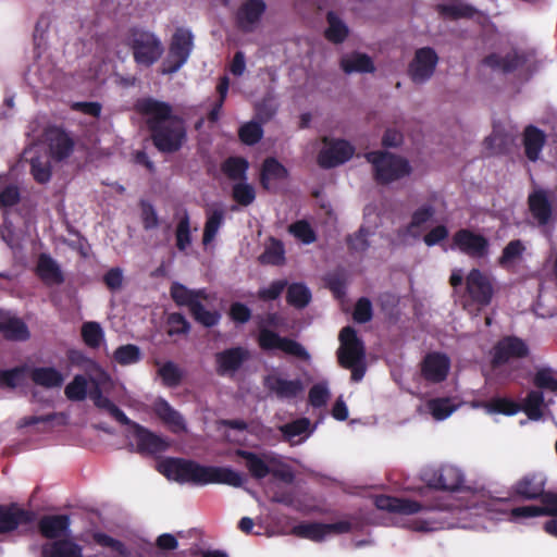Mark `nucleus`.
<instances>
[{
  "label": "nucleus",
  "instance_id": "obj_1",
  "mask_svg": "<svg viewBox=\"0 0 557 557\" xmlns=\"http://www.w3.org/2000/svg\"><path fill=\"white\" fill-rule=\"evenodd\" d=\"M172 111L168 102L151 97L141 98V115L148 116L152 143L162 153L177 152L187 140L185 120Z\"/></svg>",
  "mask_w": 557,
  "mask_h": 557
},
{
  "label": "nucleus",
  "instance_id": "obj_2",
  "mask_svg": "<svg viewBox=\"0 0 557 557\" xmlns=\"http://www.w3.org/2000/svg\"><path fill=\"white\" fill-rule=\"evenodd\" d=\"M157 469L168 479L200 486L226 484L233 487H240L245 482L243 474L231 468L203 466L184 458L168 457L158 463Z\"/></svg>",
  "mask_w": 557,
  "mask_h": 557
},
{
  "label": "nucleus",
  "instance_id": "obj_3",
  "mask_svg": "<svg viewBox=\"0 0 557 557\" xmlns=\"http://www.w3.org/2000/svg\"><path fill=\"white\" fill-rule=\"evenodd\" d=\"M364 158L371 163L373 180L379 185H388L409 176L412 172V168L406 158L388 151H369L364 154Z\"/></svg>",
  "mask_w": 557,
  "mask_h": 557
},
{
  "label": "nucleus",
  "instance_id": "obj_4",
  "mask_svg": "<svg viewBox=\"0 0 557 557\" xmlns=\"http://www.w3.org/2000/svg\"><path fill=\"white\" fill-rule=\"evenodd\" d=\"M194 49V35L190 29L177 27L172 35L169 51L162 61L159 73L172 75L188 61Z\"/></svg>",
  "mask_w": 557,
  "mask_h": 557
},
{
  "label": "nucleus",
  "instance_id": "obj_5",
  "mask_svg": "<svg viewBox=\"0 0 557 557\" xmlns=\"http://www.w3.org/2000/svg\"><path fill=\"white\" fill-rule=\"evenodd\" d=\"M257 343L261 350L272 351L278 349L284 354L302 361L310 360L308 350L297 341L287 336H281L273 330L259 325Z\"/></svg>",
  "mask_w": 557,
  "mask_h": 557
},
{
  "label": "nucleus",
  "instance_id": "obj_6",
  "mask_svg": "<svg viewBox=\"0 0 557 557\" xmlns=\"http://www.w3.org/2000/svg\"><path fill=\"white\" fill-rule=\"evenodd\" d=\"M466 292L471 301L480 307L488 306L494 297L493 277L480 269H471L465 277Z\"/></svg>",
  "mask_w": 557,
  "mask_h": 557
},
{
  "label": "nucleus",
  "instance_id": "obj_7",
  "mask_svg": "<svg viewBox=\"0 0 557 557\" xmlns=\"http://www.w3.org/2000/svg\"><path fill=\"white\" fill-rule=\"evenodd\" d=\"M421 479L428 487L441 491H458L463 484L462 472L449 465L424 469Z\"/></svg>",
  "mask_w": 557,
  "mask_h": 557
},
{
  "label": "nucleus",
  "instance_id": "obj_8",
  "mask_svg": "<svg viewBox=\"0 0 557 557\" xmlns=\"http://www.w3.org/2000/svg\"><path fill=\"white\" fill-rule=\"evenodd\" d=\"M324 147L319 151L317 162L322 169H333L347 162L355 153V147L345 139L323 137Z\"/></svg>",
  "mask_w": 557,
  "mask_h": 557
},
{
  "label": "nucleus",
  "instance_id": "obj_9",
  "mask_svg": "<svg viewBox=\"0 0 557 557\" xmlns=\"http://www.w3.org/2000/svg\"><path fill=\"white\" fill-rule=\"evenodd\" d=\"M341 346L337 350V360L341 367H351L354 362L366 359V347L352 326H345L339 332Z\"/></svg>",
  "mask_w": 557,
  "mask_h": 557
},
{
  "label": "nucleus",
  "instance_id": "obj_10",
  "mask_svg": "<svg viewBox=\"0 0 557 557\" xmlns=\"http://www.w3.org/2000/svg\"><path fill=\"white\" fill-rule=\"evenodd\" d=\"M530 349L528 344L520 337L507 335L502 337L492 350V367L499 368L512 359H522L528 357Z\"/></svg>",
  "mask_w": 557,
  "mask_h": 557
},
{
  "label": "nucleus",
  "instance_id": "obj_11",
  "mask_svg": "<svg viewBox=\"0 0 557 557\" xmlns=\"http://www.w3.org/2000/svg\"><path fill=\"white\" fill-rule=\"evenodd\" d=\"M453 249H458L472 259H482L490 252L488 239L469 228H460L453 235Z\"/></svg>",
  "mask_w": 557,
  "mask_h": 557
},
{
  "label": "nucleus",
  "instance_id": "obj_12",
  "mask_svg": "<svg viewBox=\"0 0 557 557\" xmlns=\"http://www.w3.org/2000/svg\"><path fill=\"white\" fill-rule=\"evenodd\" d=\"M374 505L380 510L399 515H414L422 511L443 509L441 503L422 504L417 500L399 498L389 495L375 496Z\"/></svg>",
  "mask_w": 557,
  "mask_h": 557
},
{
  "label": "nucleus",
  "instance_id": "obj_13",
  "mask_svg": "<svg viewBox=\"0 0 557 557\" xmlns=\"http://www.w3.org/2000/svg\"><path fill=\"white\" fill-rule=\"evenodd\" d=\"M438 62L436 51L431 47L419 48L409 63L408 74L416 84L429 81L435 72Z\"/></svg>",
  "mask_w": 557,
  "mask_h": 557
},
{
  "label": "nucleus",
  "instance_id": "obj_14",
  "mask_svg": "<svg viewBox=\"0 0 557 557\" xmlns=\"http://www.w3.org/2000/svg\"><path fill=\"white\" fill-rule=\"evenodd\" d=\"M250 359V351L243 346L226 348L214 355L215 372L220 376H233Z\"/></svg>",
  "mask_w": 557,
  "mask_h": 557
},
{
  "label": "nucleus",
  "instance_id": "obj_15",
  "mask_svg": "<svg viewBox=\"0 0 557 557\" xmlns=\"http://www.w3.org/2000/svg\"><path fill=\"white\" fill-rule=\"evenodd\" d=\"M265 10L263 0H245L235 13L236 27L243 33L253 32Z\"/></svg>",
  "mask_w": 557,
  "mask_h": 557
},
{
  "label": "nucleus",
  "instance_id": "obj_16",
  "mask_svg": "<svg viewBox=\"0 0 557 557\" xmlns=\"http://www.w3.org/2000/svg\"><path fill=\"white\" fill-rule=\"evenodd\" d=\"M35 518L34 511L21 508L15 503L0 505V534L13 532L20 525L30 524Z\"/></svg>",
  "mask_w": 557,
  "mask_h": 557
},
{
  "label": "nucleus",
  "instance_id": "obj_17",
  "mask_svg": "<svg viewBox=\"0 0 557 557\" xmlns=\"http://www.w3.org/2000/svg\"><path fill=\"white\" fill-rule=\"evenodd\" d=\"M546 478L539 472L523 475L511 486V494L524 500H535L545 492Z\"/></svg>",
  "mask_w": 557,
  "mask_h": 557
},
{
  "label": "nucleus",
  "instance_id": "obj_18",
  "mask_svg": "<svg viewBox=\"0 0 557 557\" xmlns=\"http://www.w3.org/2000/svg\"><path fill=\"white\" fill-rule=\"evenodd\" d=\"M528 62L527 54L524 52L512 49L505 55H500L496 52H492L484 57L482 63L492 69L493 71H499L503 74H510L515 71L523 67Z\"/></svg>",
  "mask_w": 557,
  "mask_h": 557
},
{
  "label": "nucleus",
  "instance_id": "obj_19",
  "mask_svg": "<svg viewBox=\"0 0 557 557\" xmlns=\"http://www.w3.org/2000/svg\"><path fill=\"white\" fill-rule=\"evenodd\" d=\"M264 388L274 394L278 399H293L304 392L300 379L286 380L277 374L270 373L263 377Z\"/></svg>",
  "mask_w": 557,
  "mask_h": 557
},
{
  "label": "nucleus",
  "instance_id": "obj_20",
  "mask_svg": "<svg viewBox=\"0 0 557 557\" xmlns=\"http://www.w3.org/2000/svg\"><path fill=\"white\" fill-rule=\"evenodd\" d=\"M450 368L449 358L441 352L428 354L421 363V375L430 383H442Z\"/></svg>",
  "mask_w": 557,
  "mask_h": 557
},
{
  "label": "nucleus",
  "instance_id": "obj_21",
  "mask_svg": "<svg viewBox=\"0 0 557 557\" xmlns=\"http://www.w3.org/2000/svg\"><path fill=\"white\" fill-rule=\"evenodd\" d=\"M46 140L51 157L57 161L65 160L74 150L75 143L73 138L60 127L49 128L46 132Z\"/></svg>",
  "mask_w": 557,
  "mask_h": 557
},
{
  "label": "nucleus",
  "instance_id": "obj_22",
  "mask_svg": "<svg viewBox=\"0 0 557 557\" xmlns=\"http://www.w3.org/2000/svg\"><path fill=\"white\" fill-rule=\"evenodd\" d=\"M35 273L47 286L61 285L65 280L58 262L45 252L38 256Z\"/></svg>",
  "mask_w": 557,
  "mask_h": 557
},
{
  "label": "nucleus",
  "instance_id": "obj_23",
  "mask_svg": "<svg viewBox=\"0 0 557 557\" xmlns=\"http://www.w3.org/2000/svg\"><path fill=\"white\" fill-rule=\"evenodd\" d=\"M153 412L157 417L175 434L186 431L184 417L175 410L168 400L159 397L152 405Z\"/></svg>",
  "mask_w": 557,
  "mask_h": 557
},
{
  "label": "nucleus",
  "instance_id": "obj_24",
  "mask_svg": "<svg viewBox=\"0 0 557 557\" xmlns=\"http://www.w3.org/2000/svg\"><path fill=\"white\" fill-rule=\"evenodd\" d=\"M71 520L67 515H45L38 521V531L48 540H60L70 528Z\"/></svg>",
  "mask_w": 557,
  "mask_h": 557
},
{
  "label": "nucleus",
  "instance_id": "obj_25",
  "mask_svg": "<svg viewBox=\"0 0 557 557\" xmlns=\"http://www.w3.org/2000/svg\"><path fill=\"white\" fill-rule=\"evenodd\" d=\"M528 207L539 225H546L553 216V207L547 191L536 189L528 196Z\"/></svg>",
  "mask_w": 557,
  "mask_h": 557
},
{
  "label": "nucleus",
  "instance_id": "obj_26",
  "mask_svg": "<svg viewBox=\"0 0 557 557\" xmlns=\"http://www.w3.org/2000/svg\"><path fill=\"white\" fill-rule=\"evenodd\" d=\"M289 172L276 158L268 157L263 160L260 170V185L265 190H271L273 183L286 181Z\"/></svg>",
  "mask_w": 557,
  "mask_h": 557
},
{
  "label": "nucleus",
  "instance_id": "obj_27",
  "mask_svg": "<svg viewBox=\"0 0 557 557\" xmlns=\"http://www.w3.org/2000/svg\"><path fill=\"white\" fill-rule=\"evenodd\" d=\"M170 296L178 307H187L190 311L195 305L208 299L205 288L189 289L182 283L173 282L170 287Z\"/></svg>",
  "mask_w": 557,
  "mask_h": 557
},
{
  "label": "nucleus",
  "instance_id": "obj_28",
  "mask_svg": "<svg viewBox=\"0 0 557 557\" xmlns=\"http://www.w3.org/2000/svg\"><path fill=\"white\" fill-rule=\"evenodd\" d=\"M41 557H84L83 547L70 539L42 544Z\"/></svg>",
  "mask_w": 557,
  "mask_h": 557
},
{
  "label": "nucleus",
  "instance_id": "obj_29",
  "mask_svg": "<svg viewBox=\"0 0 557 557\" xmlns=\"http://www.w3.org/2000/svg\"><path fill=\"white\" fill-rule=\"evenodd\" d=\"M32 382L45 388H59L64 383L63 374L54 367H34L28 370Z\"/></svg>",
  "mask_w": 557,
  "mask_h": 557
},
{
  "label": "nucleus",
  "instance_id": "obj_30",
  "mask_svg": "<svg viewBox=\"0 0 557 557\" xmlns=\"http://www.w3.org/2000/svg\"><path fill=\"white\" fill-rule=\"evenodd\" d=\"M546 143L545 133L534 125H528L523 132V147L525 157L535 162Z\"/></svg>",
  "mask_w": 557,
  "mask_h": 557
},
{
  "label": "nucleus",
  "instance_id": "obj_31",
  "mask_svg": "<svg viewBox=\"0 0 557 557\" xmlns=\"http://www.w3.org/2000/svg\"><path fill=\"white\" fill-rule=\"evenodd\" d=\"M163 51L164 47L156 35L141 32V64L149 66L156 63Z\"/></svg>",
  "mask_w": 557,
  "mask_h": 557
},
{
  "label": "nucleus",
  "instance_id": "obj_32",
  "mask_svg": "<svg viewBox=\"0 0 557 557\" xmlns=\"http://www.w3.org/2000/svg\"><path fill=\"white\" fill-rule=\"evenodd\" d=\"M236 456L246 461V468L255 480H262L270 474L271 468L258 454L237 449Z\"/></svg>",
  "mask_w": 557,
  "mask_h": 557
},
{
  "label": "nucleus",
  "instance_id": "obj_33",
  "mask_svg": "<svg viewBox=\"0 0 557 557\" xmlns=\"http://www.w3.org/2000/svg\"><path fill=\"white\" fill-rule=\"evenodd\" d=\"M342 70L347 73H373L375 67L372 59L366 53L355 52L341 60Z\"/></svg>",
  "mask_w": 557,
  "mask_h": 557
},
{
  "label": "nucleus",
  "instance_id": "obj_34",
  "mask_svg": "<svg viewBox=\"0 0 557 557\" xmlns=\"http://www.w3.org/2000/svg\"><path fill=\"white\" fill-rule=\"evenodd\" d=\"M249 162L244 157H228L221 164L222 173L231 181L243 182L247 180Z\"/></svg>",
  "mask_w": 557,
  "mask_h": 557
},
{
  "label": "nucleus",
  "instance_id": "obj_35",
  "mask_svg": "<svg viewBox=\"0 0 557 557\" xmlns=\"http://www.w3.org/2000/svg\"><path fill=\"white\" fill-rule=\"evenodd\" d=\"M157 364L159 366L157 373L163 386L168 388H175L182 384L185 371L175 362L165 361L163 363L157 362Z\"/></svg>",
  "mask_w": 557,
  "mask_h": 557
},
{
  "label": "nucleus",
  "instance_id": "obj_36",
  "mask_svg": "<svg viewBox=\"0 0 557 557\" xmlns=\"http://www.w3.org/2000/svg\"><path fill=\"white\" fill-rule=\"evenodd\" d=\"M326 22L324 37L336 45L344 42L349 34L347 25L333 11L327 12Z\"/></svg>",
  "mask_w": 557,
  "mask_h": 557
},
{
  "label": "nucleus",
  "instance_id": "obj_37",
  "mask_svg": "<svg viewBox=\"0 0 557 557\" xmlns=\"http://www.w3.org/2000/svg\"><path fill=\"white\" fill-rule=\"evenodd\" d=\"M436 10L441 16L453 21L471 18L476 12L472 5L465 3H441L437 4Z\"/></svg>",
  "mask_w": 557,
  "mask_h": 557
},
{
  "label": "nucleus",
  "instance_id": "obj_38",
  "mask_svg": "<svg viewBox=\"0 0 557 557\" xmlns=\"http://www.w3.org/2000/svg\"><path fill=\"white\" fill-rule=\"evenodd\" d=\"M286 301L288 305L302 309L307 307L311 300L310 289L302 283L287 284Z\"/></svg>",
  "mask_w": 557,
  "mask_h": 557
},
{
  "label": "nucleus",
  "instance_id": "obj_39",
  "mask_svg": "<svg viewBox=\"0 0 557 557\" xmlns=\"http://www.w3.org/2000/svg\"><path fill=\"white\" fill-rule=\"evenodd\" d=\"M293 534L318 543L326 537L324 523L321 522H301L293 528Z\"/></svg>",
  "mask_w": 557,
  "mask_h": 557
},
{
  "label": "nucleus",
  "instance_id": "obj_40",
  "mask_svg": "<svg viewBox=\"0 0 557 557\" xmlns=\"http://www.w3.org/2000/svg\"><path fill=\"white\" fill-rule=\"evenodd\" d=\"M170 441L141 426V453L161 454L169 449Z\"/></svg>",
  "mask_w": 557,
  "mask_h": 557
},
{
  "label": "nucleus",
  "instance_id": "obj_41",
  "mask_svg": "<svg viewBox=\"0 0 557 557\" xmlns=\"http://www.w3.org/2000/svg\"><path fill=\"white\" fill-rule=\"evenodd\" d=\"M435 208L431 203H424L418 209H416L411 214V221L406 227V232L413 236L418 237L420 234L416 232V228L421 227L426 222L431 221L433 216L435 215Z\"/></svg>",
  "mask_w": 557,
  "mask_h": 557
},
{
  "label": "nucleus",
  "instance_id": "obj_42",
  "mask_svg": "<svg viewBox=\"0 0 557 557\" xmlns=\"http://www.w3.org/2000/svg\"><path fill=\"white\" fill-rule=\"evenodd\" d=\"M224 222V211L222 209H213L207 212L202 242L205 245L211 243Z\"/></svg>",
  "mask_w": 557,
  "mask_h": 557
},
{
  "label": "nucleus",
  "instance_id": "obj_43",
  "mask_svg": "<svg viewBox=\"0 0 557 557\" xmlns=\"http://www.w3.org/2000/svg\"><path fill=\"white\" fill-rule=\"evenodd\" d=\"M29 367L21 364L12 369H0V387L16 388L21 385L26 374H28Z\"/></svg>",
  "mask_w": 557,
  "mask_h": 557
},
{
  "label": "nucleus",
  "instance_id": "obj_44",
  "mask_svg": "<svg viewBox=\"0 0 557 557\" xmlns=\"http://www.w3.org/2000/svg\"><path fill=\"white\" fill-rule=\"evenodd\" d=\"M483 406L490 413H502L506 416H513L521 410V406L517 401L506 397H495L484 403Z\"/></svg>",
  "mask_w": 557,
  "mask_h": 557
},
{
  "label": "nucleus",
  "instance_id": "obj_45",
  "mask_svg": "<svg viewBox=\"0 0 557 557\" xmlns=\"http://www.w3.org/2000/svg\"><path fill=\"white\" fill-rule=\"evenodd\" d=\"M544 405V395L540 391H531L521 406L530 420L537 421L543 417L542 407Z\"/></svg>",
  "mask_w": 557,
  "mask_h": 557
},
{
  "label": "nucleus",
  "instance_id": "obj_46",
  "mask_svg": "<svg viewBox=\"0 0 557 557\" xmlns=\"http://www.w3.org/2000/svg\"><path fill=\"white\" fill-rule=\"evenodd\" d=\"M326 287L332 292L336 299H342L346 295L347 275L344 269H337L327 273L324 277Z\"/></svg>",
  "mask_w": 557,
  "mask_h": 557
},
{
  "label": "nucleus",
  "instance_id": "obj_47",
  "mask_svg": "<svg viewBox=\"0 0 557 557\" xmlns=\"http://www.w3.org/2000/svg\"><path fill=\"white\" fill-rule=\"evenodd\" d=\"M259 260L262 264L282 265L285 261L283 243L278 239L271 238V244L261 253Z\"/></svg>",
  "mask_w": 557,
  "mask_h": 557
},
{
  "label": "nucleus",
  "instance_id": "obj_48",
  "mask_svg": "<svg viewBox=\"0 0 557 557\" xmlns=\"http://www.w3.org/2000/svg\"><path fill=\"white\" fill-rule=\"evenodd\" d=\"M88 381L82 374H76L65 386L64 394L71 401H82L87 397Z\"/></svg>",
  "mask_w": 557,
  "mask_h": 557
},
{
  "label": "nucleus",
  "instance_id": "obj_49",
  "mask_svg": "<svg viewBox=\"0 0 557 557\" xmlns=\"http://www.w3.org/2000/svg\"><path fill=\"white\" fill-rule=\"evenodd\" d=\"M176 247L180 251H185L191 244L190 219L187 210L181 216L175 230Z\"/></svg>",
  "mask_w": 557,
  "mask_h": 557
},
{
  "label": "nucleus",
  "instance_id": "obj_50",
  "mask_svg": "<svg viewBox=\"0 0 557 557\" xmlns=\"http://www.w3.org/2000/svg\"><path fill=\"white\" fill-rule=\"evenodd\" d=\"M189 312L197 323L206 327L215 326L221 319V314L219 311L207 310L201 301L195 305Z\"/></svg>",
  "mask_w": 557,
  "mask_h": 557
},
{
  "label": "nucleus",
  "instance_id": "obj_51",
  "mask_svg": "<svg viewBox=\"0 0 557 557\" xmlns=\"http://www.w3.org/2000/svg\"><path fill=\"white\" fill-rule=\"evenodd\" d=\"M426 407L430 410L432 417L438 421L448 418L456 409L455 405L449 398L430 399L426 404Z\"/></svg>",
  "mask_w": 557,
  "mask_h": 557
},
{
  "label": "nucleus",
  "instance_id": "obj_52",
  "mask_svg": "<svg viewBox=\"0 0 557 557\" xmlns=\"http://www.w3.org/2000/svg\"><path fill=\"white\" fill-rule=\"evenodd\" d=\"M232 198L239 206L248 207L256 199V190L252 185L243 181L234 184L232 188Z\"/></svg>",
  "mask_w": 557,
  "mask_h": 557
},
{
  "label": "nucleus",
  "instance_id": "obj_53",
  "mask_svg": "<svg viewBox=\"0 0 557 557\" xmlns=\"http://www.w3.org/2000/svg\"><path fill=\"white\" fill-rule=\"evenodd\" d=\"M524 250L525 247L520 239L510 240L503 249L502 256L498 258L499 267L507 268L511 262L520 259Z\"/></svg>",
  "mask_w": 557,
  "mask_h": 557
},
{
  "label": "nucleus",
  "instance_id": "obj_54",
  "mask_svg": "<svg viewBox=\"0 0 557 557\" xmlns=\"http://www.w3.org/2000/svg\"><path fill=\"white\" fill-rule=\"evenodd\" d=\"M82 338L90 348H98L103 339V331L97 322H85L82 326Z\"/></svg>",
  "mask_w": 557,
  "mask_h": 557
},
{
  "label": "nucleus",
  "instance_id": "obj_55",
  "mask_svg": "<svg viewBox=\"0 0 557 557\" xmlns=\"http://www.w3.org/2000/svg\"><path fill=\"white\" fill-rule=\"evenodd\" d=\"M288 232L304 244H312L317 239L315 232L306 220H298L288 226Z\"/></svg>",
  "mask_w": 557,
  "mask_h": 557
},
{
  "label": "nucleus",
  "instance_id": "obj_56",
  "mask_svg": "<svg viewBox=\"0 0 557 557\" xmlns=\"http://www.w3.org/2000/svg\"><path fill=\"white\" fill-rule=\"evenodd\" d=\"M263 136V129L260 124L256 122H247L238 129V137L245 145L252 146L260 141Z\"/></svg>",
  "mask_w": 557,
  "mask_h": 557
},
{
  "label": "nucleus",
  "instance_id": "obj_57",
  "mask_svg": "<svg viewBox=\"0 0 557 557\" xmlns=\"http://www.w3.org/2000/svg\"><path fill=\"white\" fill-rule=\"evenodd\" d=\"M165 324L169 336L187 334L190 330L189 322L180 312H172L168 314Z\"/></svg>",
  "mask_w": 557,
  "mask_h": 557
},
{
  "label": "nucleus",
  "instance_id": "obj_58",
  "mask_svg": "<svg viewBox=\"0 0 557 557\" xmlns=\"http://www.w3.org/2000/svg\"><path fill=\"white\" fill-rule=\"evenodd\" d=\"M30 173L34 180L39 184H46L51 178V165L49 161H44L36 157L30 160Z\"/></svg>",
  "mask_w": 557,
  "mask_h": 557
},
{
  "label": "nucleus",
  "instance_id": "obj_59",
  "mask_svg": "<svg viewBox=\"0 0 557 557\" xmlns=\"http://www.w3.org/2000/svg\"><path fill=\"white\" fill-rule=\"evenodd\" d=\"M2 334L10 341H27L30 336L27 325L18 318H14Z\"/></svg>",
  "mask_w": 557,
  "mask_h": 557
},
{
  "label": "nucleus",
  "instance_id": "obj_60",
  "mask_svg": "<svg viewBox=\"0 0 557 557\" xmlns=\"http://www.w3.org/2000/svg\"><path fill=\"white\" fill-rule=\"evenodd\" d=\"M330 398V391L325 382L314 384L308 394L309 404L313 408L324 407Z\"/></svg>",
  "mask_w": 557,
  "mask_h": 557
},
{
  "label": "nucleus",
  "instance_id": "obj_61",
  "mask_svg": "<svg viewBox=\"0 0 557 557\" xmlns=\"http://www.w3.org/2000/svg\"><path fill=\"white\" fill-rule=\"evenodd\" d=\"M310 420L308 418H299L281 426V432L286 440H292L308 432Z\"/></svg>",
  "mask_w": 557,
  "mask_h": 557
},
{
  "label": "nucleus",
  "instance_id": "obj_62",
  "mask_svg": "<svg viewBox=\"0 0 557 557\" xmlns=\"http://www.w3.org/2000/svg\"><path fill=\"white\" fill-rule=\"evenodd\" d=\"M113 357L122 366L135 363L139 359V348L131 344L123 345L116 348Z\"/></svg>",
  "mask_w": 557,
  "mask_h": 557
},
{
  "label": "nucleus",
  "instance_id": "obj_63",
  "mask_svg": "<svg viewBox=\"0 0 557 557\" xmlns=\"http://www.w3.org/2000/svg\"><path fill=\"white\" fill-rule=\"evenodd\" d=\"M352 318L357 323H367L373 318L372 304L369 298L360 297L352 312Z\"/></svg>",
  "mask_w": 557,
  "mask_h": 557
},
{
  "label": "nucleus",
  "instance_id": "obj_64",
  "mask_svg": "<svg viewBox=\"0 0 557 557\" xmlns=\"http://www.w3.org/2000/svg\"><path fill=\"white\" fill-rule=\"evenodd\" d=\"M539 500L542 516L557 518V492L545 491Z\"/></svg>",
  "mask_w": 557,
  "mask_h": 557
}]
</instances>
